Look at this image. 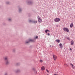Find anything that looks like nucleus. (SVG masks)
Returning a JSON list of instances; mask_svg holds the SVG:
<instances>
[{
	"label": "nucleus",
	"mask_w": 75,
	"mask_h": 75,
	"mask_svg": "<svg viewBox=\"0 0 75 75\" xmlns=\"http://www.w3.org/2000/svg\"><path fill=\"white\" fill-rule=\"evenodd\" d=\"M54 21L55 22H56V23H58V22H59V21H60V19L58 18H55L54 20Z\"/></svg>",
	"instance_id": "f257e3e1"
},
{
	"label": "nucleus",
	"mask_w": 75,
	"mask_h": 75,
	"mask_svg": "<svg viewBox=\"0 0 75 75\" xmlns=\"http://www.w3.org/2000/svg\"><path fill=\"white\" fill-rule=\"evenodd\" d=\"M63 30H64V31L69 33V29L67 28H63Z\"/></svg>",
	"instance_id": "f03ea898"
},
{
	"label": "nucleus",
	"mask_w": 75,
	"mask_h": 75,
	"mask_svg": "<svg viewBox=\"0 0 75 75\" xmlns=\"http://www.w3.org/2000/svg\"><path fill=\"white\" fill-rule=\"evenodd\" d=\"M53 57L54 61H56V59H57V57L55 55H53Z\"/></svg>",
	"instance_id": "7ed1b4c3"
},
{
	"label": "nucleus",
	"mask_w": 75,
	"mask_h": 75,
	"mask_svg": "<svg viewBox=\"0 0 75 75\" xmlns=\"http://www.w3.org/2000/svg\"><path fill=\"white\" fill-rule=\"evenodd\" d=\"M5 64L6 65H8V64H10V62H9L8 60H6Z\"/></svg>",
	"instance_id": "20e7f679"
},
{
	"label": "nucleus",
	"mask_w": 75,
	"mask_h": 75,
	"mask_svg": "<svg viewBox=\"0 0 75 75\" xmlns=\"http://www.w3.org/2000/svg\"><path fill=\"white\" fill-rule=\"evenodd\" d=\"M59 46L60 47V48H61V49H62V47H63V46H62V44L60 43L59 45Z\"/></svg>",
	"instance_id": "39448f33"
},
{
	"label": "nucleus",
	"mask_w": 75,
	"mask_h": 75,
	"mask_svg": "<svg viewBox=\"0 0 75 75\" xmlns=\"http://www.w3.org/2000/svg\"><path fill=\"white\" fill-rule=\"evenodd\" d=\"M38 20L39 23H41V22H42V20H41V19H40V17H39L38 18Z\"/></svg>",
	"instance_id": "423d86ee"
},
{
	"label": "nucleus",
	"mask_w": 75,
	"mask_h": 75,
	"mask_svg": "<svg viewBox=\"0 0 75 75\" xmlns=\"http://www.w3.org/2000/svg\"><path fill=\"white\" fill-rule=\"evenodd\" d=\"M4 60H6V61H7V60H8V57H4Z\"/></svg>",
	"instance_id": "0eeeda50"
},
{
	"label": "nucleus",
	"mask_w": 75,
	"mask_h": 75,
	"mask_svg": "<svg viewBox=\"0 0 75 75\" xmlns=\"http://www.w3.org/2000/svg\"><path fill=\"white\" fill-rule=\"evenodd\" d=\"M70 65L72 67L73 69H74V65H73V64H72V63H70Z\"/></svg>",
	"instance_id": "6e6552de"
},
{
	"label": "nucleus",
	"mask_w": 75,
	"mask_h": 75,
	"mask_svg": "<svg viewBox=\"0 0 75 75\" xmlns=\"http://www.w3.org/2000/svg\"><path fill=\"white\" fill-rule=\"evenodd\" d=\"M41 70H42V71L45 70V67H44V66H42L41 68Z\"/></svg>",
	"instance_id": "1a4fd4ad"
},
{
	"label": "nucleus",
	"mask_w": 75,
	"mask_h": 75,
	"mask_svg": "<svg viewBox=\"0 0 75 75\" xmlns=\"http://www.w3.org/2000/svg\"><path fill=\"white\" fill-rule=\"evenodd\" d=\"M73 25H74V24L73 23H72L70 24V27H71V28H72V27H73Z\"/></svg>",
	"instance_id": "9d476101"
},
{
	"label": "nucleus",
	"mask_w": 75,
	"mask_h": 75,
	"mask_svg": "<svg viewBox=\"0 0 75 75\" xmlns=\"http://www.w3.org/2000/svg\"><path fill=\"white\" fill-rule=\"evenodd\" d=\"M74 41L72 40L71 41V45H73L74 44Z\"/></svg>",
	"instance_id": "9b49d317"
},
{
	"label": "nucleus",
	"mask_w": 75,
	"mask_h": 75,
	"mask_svg": "<svg viewBox=\"0 0 75 75\" xmlns=\"http://www.w3.org/2000/svg\"><path fill=\"white\" fill-rule=\"evenodd\" d=\"M56 41L57 42H58V43L60 42V40H57Z\"/></svg>",
	"instance_id": "f8f14e48"
},
{
	"label": "nucleus",
	"mask_w": 75,
	"mask_h": 75,
	"mask_svg": "<svg viewBox=\"0 0 75 75\" xmlns=\"http://www.w3.org/2000/svg\"><path fill=\"white\" fill-rule=\"evenodd\" d=\"M49 31L50 32V31L48 30H46L45 32L46 33H47V32Z\"/></svg>",
	"instance_id": "ddd939ff"
},
{
	"label": "nucleus",
	"mask_w": 75,
	"mask_h": 75,
	"mask_svg": "<svg viewBox=\"0 0 75 75\" xmlns=\"http://www.w3.org/2000/svg\"><path fill=\"white\" fill-rule=\"evenodd\" d=\"M67 40H69V41H70V40H71V39H69V38H67Z\"/></svg>",
	"instance_id": "4468645a"
},
{
	"label": "nucleus",
	"mask_w": 75,
	"mask_h": 75,
	"mask_svg": "<svg viewBox=\"0 0 75 75\" xmlns=\"http://www.w3.org/2000/svg\"><path fill=\"white\" fill-rule=\"evenodd\" d=\"M40 62H42V60H40Z\"/></svg>",
	"instance_id": "2eb2a0df"
},
{
	"label": "nucleus",
	"mask_w": 75,
	"mask_h": 75,
	"mask_svg": "<svg viewBox=\"0 0 75 75\" xmlns=\"http://www.w3.org/2000/svg\"><path fill=\"white\" fill-rule=\"evenodd\" d=\"M33 23H36L37 21H35V22H33Z\"/></svg>",
	"instance_id": "dca6fc26"
},
{
	"label": "nucleus",
	"mask_w": 75,
	"mask_h": 75,
	"mask_svg": "<svg viewBox=\"0 0 75 75\" xmlns=\"http://www.w3.org/2000/svg\"><path fill=\"white\" fill-rule=\"evenodd\" d=\"M7 75V73H6L4 75Z\"/></svg>",
	"instance_id": "f3484780"
},
{
	"label": "nucleus",
	"mask_w": 75,
	"mask_h": 75,
	"mask_svg": "<svg viewBox=\"0 0 75 75\" xmlns=\"http://www.w3.org/2000/svg\"><path fill=\"white\" fill-rule=\"evenodd\" d=\"M46 71L47 72H49V71H48V70H46Z\"/></svg>",
	"instance_id": "a211bd4d"
},
{
	"label": "nucleus",
	"mask_w": 75,
	"mask_h": 75,
	"mask_svg": "<svg viewBox=\"0 0 75 75\" xmlns=\"http://www.w3.org/2000/svg\"><path fill=\"white\" fill-rule=\"evenodd\" d=\"M29 42V41H28V42H26V43H28Z\"/></svg>",
	"instance_id": "6ab92c4d"
},
{
	"label": "nucleus",
	"mask_w": 75,
	"mask_h": 75,
	"mask_svg": "<svg viewBox=\"0 0 75 75\" xmlns=\"http://www.w3.org/2000/svg\"><path fill=\"white\" fill-rule=\"evenodd\" d=\"M29 22H32V21H31V20H30L29 21Z\"/></svg>",
	"instance_id": "aec40b11"
},
{
	"label": "nucleus",
	"mask_w": 75,
	"mask_h": 75,
	"mask_svg": "<svg viewBox=\"0 0 75 75\" xmlns=\"http://www.w3.org/2000/svg\"><path fill=\"white\" fill-rule=\"evenodd\" d=\"M8 21H11V19H8Z\"/></svg>",
	"instance_id": "412c9836"
},
{
	"label": "nucleus",
	"mask_w": 75,
	"mask_h": 75,
	"mask_svg": "<svg viewBox=\"0 0 75 75\" xmlns=\"http://www.w3.org/2000/svg\"><path fill=\"white\" fill-rule=\"evenodd\" d=\"M36 38L37 39H38V36H36Z\"/></svg>",
	"instance_id": "4be33fe9"
},
{
	"label": "nucleus",
	"mask_w": 75,
	"mask_h": 75,
	"mask_svg": "<svg viewBox=\"0 0 75 75\" xmlns=\"http://www.w3.org/2000/svg\"><path fill=\"white\" fill-rule=\"evenodd\" d=\"M32 41V40H29V41Z\"/></svg>",
	"instance_id": "5701e85b"
},
{
	"label": "nucleus",
	"mask_w": 75,
	"mask_h": 75,
	"mask_svg": "<svg viewBox=\"0 0 75 75\" xmlns=\"http://www.w3.org/2000/svg\"><path fill=\"white\" fill-rule=\"evenodd\" d=\"M70 50H71V51H72V49H71V48H70Z\"/></svg>",
	"instance_id": "b1692460"
},
{
	"label": "nucleus",
	"mask_w": 75,
	"mask_h": 75,
	"mask_svg": "<svg viewBox=\"0 0 75 75\" xmlns=\"http://www.w3.org/2000/svg\"><path fill=\"white\" fill-rule=\"evenodd\" d=\"M48 35H50L49 33H48Z\"/></svg>",
	"instance_id": "393cba45"
},
{
	"label": "nucleus",
	"mask_w": 75,
	"mask_h": 75,
	"mask_svg": "<svg viewBox=\"0 0 75 75\" xmlns=\"http://www.w3.org/2000/svg\"><path fill=\"white\" fill-rule=\"evenodd\" d=\"M18 71H16L17 72H18Z\"/></svg>",
	"instance_id": "a878e982"
}]
</instances>
